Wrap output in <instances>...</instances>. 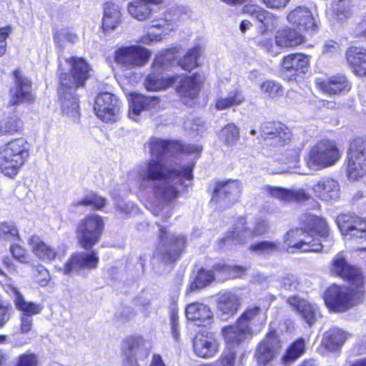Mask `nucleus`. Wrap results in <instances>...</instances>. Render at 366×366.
<instances>
[{
	"label": "nucleus",
	"instance_id": "obj_59",
	"mask_svg": "<svg viewBox=\"0 0 366 366\" xmlns=\"http://www.w3.org/2000/svg\"><path fill=\"white\" fill-rule=\"evenodd\" d=\"M106 199L95 194H91L84 197L77 205H92L97 209H101L105 204Z\"/></svg>",
	"mask_w": 366,
	"mask_h": 366
},
{
	"label": "nucleus",
	"instance_id": "obj_42",
	"mask_svg": "<svg viewBox=\"0 0 366 366\" xmlns=\"http://www.w3.org/2000/svg\"><path fill=\"white\" fill-rule=\"evenodd\" d=\"M320 88L329 94H337L342 92L349 91V81L345 76H332L320 84Z\"/></svg>",
	"mask_w": 366,
	"mask_h": 366
},
{
	"label": "nucleus",
	"instance_id": "obj_62",
	"mask_svg": "<svg viewBox=\"0 0 366 366\" xmlns=\"http://www.w3.org/2000/svg\"><path fill=\"white\" fill-rule=\"evenodd\" d=\"M184 127L185 129L196 131L199 133H201L206 129L204 122L199 118L186 121L184 123Z\"/></svg>",
	"mask_w": 366,
	"mask_h": 366
},
{
	"label": "nucleus",
	"instance_id": "obj_35",
	"mask_svg": "<svg viewBox=\"0 0 366 366\" xmlns=\"http://www.w3.org/2000/svg\"><path fill=\"white\" fill-rule=\"evenodd\" d=\"M185 314L188 320L198 325L209 323L213 316L208 306L198 302L189 305L186 308Z\"/></svg>",
	"mask_w": 366,
	"mask_h": 366
},
{
	"label": "nucleus",
	"instance_id": "obj_19",
	"mask_svg": "<svg viewBox=\"0 0 366 366\" xmlns=\"http://www.w3.org/2000/svg\"><path fill=\"white\" fill-rule=\"evenodd\" d=\"M242 295L238 292L225 291L219 293L217 299V311L219 315L227 319L234 315L242 305Z\"/></svg>",
	"mask_w": 366,
	"mask_h": 366
},
{
	"label": "nucleus",
	"instance_id": "obj_46",
	"mask_svg": "<svg viewBox=\"0 0 366 366\" xmlns=\"http://www.w3.org/2000/svg\"><path fill=\"white\" fill-rule=\"evenodd\" d=\"M260 91L265 97L277 99L284 94L282 85L274 81L267 80L260 85Z\"/></svg>",
	"mask_w": 366,
	"mask_h": 366
},
{
	"label": "nucleus",
	"instance_id": "obj_12",
	"mask_svg": "<svg viewBox=\"0 0 366 366\" xmlns=\"http://www.w3.org/2000/svg\"><path fill=\"white\" fill-rule=\"evenodd\" d=\"M347 175L355 180L366 174V147L361 139H354L347 152Z\"/></svg>",
	"mask_w": 366,
	"mask_h": 366
},
{
	"label": "nucleus",
	"instance_id": "obj_30",
	"mask_svg": "<svg viewBox=\"0 0 366 366\" xmlns=\"http://www.w3.org/2000/svg\"><path fill=\"white\" fill-rule=\"evenodd\" d=\"M269 194L284 202H302L310 198V194L305 189H287L279 187L267 186Z\"/></svg>",
	"mask_w": 366,
	"mask_h": 366
},
{
	"label": "nucleus",
	"instance_id": "obj_28",
	"mask_svg": "<svg viewBox=\"0 0 366 366\" xmlns=\"http://www.w3.org/2000/svg\"><path fill=\"white\" fill-rule=\"evenodd\" d=\"M159 104L156 97H145L139 94L131 95V105L129 110V117L134 121H138V116L144 110H151Z\"/></svg>",
	"mask_w": 366,
	"mask_h": 366
},
{
	"label": "nucleus",
	"instance_id": "obj_64",
	"mask_svg": "<svg viewBox=\"0 0 366 366\" xmlns=\"http://www.w3.org/2000/svg\"><path fill=\"white\" fill-rule=\"evenodd\" d=\"M10 309L8 304L4 306H0V328L3 327L6 323L9 320L11 317Z\"/></svg>",
	"mask_w": 366,
	"mask_h": 366
},
{
	"label": "nucleus",
	"instance_id": "obj_51",
	"mask_svg": "<svg viewBox=\"0 0 366 366\" xmlns=\"http://www.w3.org/2000/svg\"><path fill=\"white\" fill-rule=\"evenodd\" d=\"M282 292L288 294L297 291L300 286L298 278L292 274H287L280 280Z\"/></svg>",
	"mask_w": 366,
	"mask_h": 366
},
{
	"label": "nucleus",
	"instance_id": "obj_39",
	"mask_svg": "<svg viewBox=\"0 0 366 366\" xmlns=\"http://www.w3.org/2000/svg\"><path fill=\"white\" fill-rule=\"evenodd\" d=\"M119 7L114 3L106 2L104 4L102 27L105 31L113 30L120 24Z\"/></svg>",
	"mask_w": 366,
	"mask_h": 366
},
{
	"label": "nucleus",
	"instance_id": "obj_55",
	"mask_svg": "<svg viewBox=\"0 0 366 366\" xmlns=\"http://www.w3.org/2000/svg\"><path fill=\"white\" fill-rule=\"evenodd\" d=\"M260 311L261 309L259 306L247 307L237 321L243 326L251 327L250 322L256 318Z\"/></svg>",
	"mask_w": 366,
	"mask_h": 366
},
{
	"label": "nucleus",
	"instance_id": "obj_57",
	"mask_svg": "<svg viewBox=\"0 0 366 366\" xmlns=\"http://www.w3.org/2000/svg\"><path fill=\"white\" fill-rule=\"evenodd\" d=\"M269 11L263 9L262 8L257 6V5H245L242 8V13L245 14H248L262 24L264 23V19H265Z\"/></svg>",
	"mask_w": 366,
	"mask_h": 366
},
{
	"label": "nucleus",
	"instance_id": "obj_56",
	"mask_svg": "<svg viewBox=\"0 0 366 366\" xmlns=\"http://www.w3.org/2000/svg\"><path fill=\"white\" fill-rule=\"evenodd\" d=\"M20 121L16 117H7L0 122V131L2 133H13L20 128Z\"/></svg>",
	"mask_w": 366,
	"mask_h": 366
},
{
	"label": "nucleus",
	"instance_id": "obj_58",
	"mask_svg": "<svg viewBox=\"0 0 366 366\" xmlns=\"http://www.w3.org/2000/svg\"><path fill=\"white\" fill-rule=\"evenodd\" d=\"M236 355L234 351L224 352L212 364L207 366H235Z\"/></svg>",
	"mask_w": 366,
	"mask_h": 366
},
{
	"label": "nucleus",
	"instance_id": "obj_13",
	"mask_svg": "<svg viewBox=\"0 0 366 366\" xmlns=\"http://www.w3.org/2000/svg\"><path fill=\"white\" fill-rule=\"evenodd\" d=\"M94 109L103 122L114 123L119 119L120 101L112 94L102 93L96 97Z\"/></svg>",
	"mask_w": 366,
	"mask_h": 366
},
{
	"label": "nucleus",
	"instance_id": "obj_31",
	"mask_svg": "<svg viewBox=\"0 0 366 366\" xmlns=\"http://www.w3.org/2000/svg\"><path fill=\"white\" fill-rule=\"evenodd\" d=\"M287 302L294 310L298 312L302 318L309 325L315 323L318 312L316 305H312L296 295L289 297Z\"/></svg>",
	"mask_w": 366,
	"mask_h": 366
},
{
	"label": "nucleus",
	"instance_id": "obj_17",
	"mask_svg": "<svg viewBox=\"0 0 366 366\" xmlns=\"http://www.w3.org/2000/svg\"><path fill=\"white\" fill-rule=\"evenodd\" d=\"M14 86L10 91V104L16 105L24 102H31L34 99L31 90V81L21 75L19 70L14 72Z\"/></svg>",
	"mask_w": 366,
	"mask_h": 366
},
{
	"label": "nucleus",
	"instance_id": "obj_53",
	"mask_svg": "<svg viewBox=\"0 0 366 366\" xmlns=\"http://www.w3.org/2000/svg\"><path fill=\"white\" fill-rule=\"evenodd\" d=\"M280 244L277 242L262 241L250 245V249L260 254H272L280 250Z\"/></svg>",
	"mask_w": 366,
	"mask_h": 366
},
{
	"label": "nucleus",
	"instance_id": "obj_16",
	"mask_svg": "<svg viewBox=\"0 0 366 366\" xmlns=\"http://www.w3.org/2000/svg\"><path fill=\"white\" fill-rule=\"evenodd\" d=\"M221 334L226 347L232 351L249 339L252 336V327L243 326L237 321L233 325L224 327Z\"/></svg>",
	"mask_w": 366,
	"mask_h": 366
},
{
	"label": "nucleus",
	"instance_id": "obj_40",
	"mask_svg": "<svg viewBox=\"0 0 366 366\" xmlns=\"http://www.w3.org/2000/svg\"><path fill=\"white\" fill-rule=\"evenodd\" d=\"M175 27L169 19H162L154 21L148 34L150 41H160L162 36L168 35Z\"/></svg>",
	"mask_w": 366,
	"mask_h": 366
},
{
	"label": "nucleus",
	"instance_id": "obj_9",
	"mask_svg": "<svg viewBox=\"0 0 366 366\" xmlns=\"http://www.w3.org/2000/svg\"><path fill=\"white\" fill-rule=\"evenodd\" d=\"M104 227V220L100 216H86L76 228V238L80 246L84 249L92 248L100 240Z\"/></svg>",
	"mask_w": 366,
	"mask_h": 366
},
{
	"label": "nucleus",
	"instance_id": "obj_43",
	"mask_svg": "<svg viewBox=\"0 0 366 366\" xmlns=\"http://www.w3.org/2000/svg\"><path fill=\"white\" fill-rule=\"evenodd\" d=\"M245 100L242 92L239 89L231 91L228 95L220 97L216 101L215 107L218 110H223L234 106H239Z\"/></svg>",
	"mask_w": 366,
	"mask_h": 366
},
{
	"label": "nucleus",
	"instance_id": "obj_44",
	"mask_svg": "<svg viewBox=\"0 0 366 366\" xmlns=\"http://www.w3.org/2000/svg\"><path fill=\"white\" fill-rule=\"evenodd\" d=\"M332 9L336 19L342 22L352 16L353 4L352 0H338L334 3Z\"/></svg>",
	"mask_w": 366,
	"mask_h": 366
},
{
	"label": "nucleus",
	"instance_id": "obj_50",
	"mask_svg": "<svg viewBox=\"0 0 366 366\" xmlns=\"http://www.w3.org/2000/svg\"><path fill=\"white\" fill-rule=\"evenodd\" d=\"M238 128L233 124L225 126L220 132V137L229 146L234 145L239 139Z\"/></svg>",
	"mask_w": 366,
	"mask_h": 366
},
{
	"label": "nucleus",
	"instance_id": "obj_41",
	"mask_svg": "<svg viewBox=\"0 0 366 366\" xmlns=\"http://www.w3.org/2000/svg\"><path fill=\"white\" fill-rule=\"evenodd\" d=\"M178 78L177 76L164 77L160 74L153 73L146 77L144 84L147 90L159 91L171 86Z\"/></svg>",
	"mask_w": 366,
	"mask_h": 366
},
{
	"label": "nucleus",
	"instance_id": "obj_47",
	"mask_svg": "<svg viewBox=\"0 0 366 366\" xmlns=\"http://www.w3.org/2000/svg\"><path fill=\"white\" fill-rule=\"evenodd\" d=\"M54 39L56 45L61 49H64L66 41L74 44L76 42L78 36L71 29L64 28L55 32Z\"/></svg>",
	"mask_w": 366,
	"mask_h": 366
},
{
	"label": "nucleus",
	"instance_id": "obj_61",
	"mask_svg": "<svg viewBox=\"0 0 366 366\" xmlns=\"http://www.w3.org/2000/svg\"><path fill=\"white\" fill-rule=\"evenodd\" d=\"M34 277L41 286H46L50 280L49 271L42 265L36 267Z\"/></svg>",
	"mask_w": 366,
	"mask_h": 366
},
{
	"label": "nucleus",
	"instance_id": "obj_10",
	"mask_svg": "<svg viewBox=\"0 0 366 366\" xmlns=\"http://www.w3.org/2000/svg\"><path fill=\"white\" fill-rule=\"evenodd\" d=\"M151 52L139 45L121 46L114 52V60L127 69L144 66L149 61Z\"/></svg>",
	"mask_w": 366,
	"mask_h": 366
},
{
	"label": "nucleus",
	"instance_id": "obj_29",
	"mask_svg": "<svg viewBox=\"0 0 366 366\" xmlns=\"http://www.w3.org/2000/svg\"><path fill=\"white\" fill-rule=\"evenodd\" d=\"M287 20L299 31L312 29L315 26V19L311 11L305 7L299 6L290 12Z\"/></svg>",
	"mask_w": 366,
	"mask_h": 366
},
{
	"label": "nucleus",
	"instance_id": "obj_3",
	"mask_svg": "<svg viewBox=\"0 0 366 366\" xmlns=\"http://www.w3.org/2000/svg\"><path fill=\"white\" fill-rule=\"evenodd\" d=\"M70 66L71 76L66 73H59L60 85L58 94L61 104L64 116L71 121L76 122L79 118L77 97L74 94L76 89L84 85L85 81L90 76L91 68L83 58L71 57L66 59Z\"/></svg>",
	"mask_w": 366,
	"mask_h": 366
},
{
	"label": "nucleus",
	"instance_id": "obj_45",
	"mask_svg": "<svg viewBox=\"0 0 366 366\" xmlns=\"http://www.w3.org/2000/svg\"><path fill=\"white\" fill-rule=\"evenodd\" d=\"M202 54V48L196 46L189 49L185 56L179 61V64L184 70L190 71L198 66V59Z\"/></svg>",
	"mask_w": 366,
	"mask_h": 366
},
{
	"label": "nucleus",
	"instance_id": "obj_21",
	"mask_svg": "<svg viewBox=\"0 0 366 366\" xmlns=\"http://www.w3.org/2000/svg\"><path fill=\"white\" fill-rule=\"evenodd\" d=\"M261 131L264 140L274 146L283 145L291 137L290 129L280 122H267L262 125Z\"/></svg>",
	"mask_w": 366,
	"mask_h": 366
},
{
	"label": "nucleus",
	"instance_id": "obj_49",
	"mask_svg": "<svg viewBox=\"0 0 366 366\" xmlns=\"http://www.w3.org/2000/svg\"><path fill=\"white\" fill-rule=\"evenodd\" d=\"M214 280V275L212 271L201 269L194 282L191 284L190 288L192 290L203 288L211 284Z\"/></svg>",
	"mask_w": 366,
	"mask_h": 366
},
{
	"label": "nucleus",
	"instance_id": "obj_4",
	"mask_svg": "<svg viewBox=\"0 0 366 366\" xmlns=\"http://www.w3.org/2000/svg\"><path fill=\"white\" fill-rule=\"evenodd\" d=\"M29 144L23 138L15 139L0 152V169L9 177H15L29 157Z\"/></svg>",
	"mask_w": 366,
	"mask_h": 366
},
{
	"label": "nucleus",
	"instance_id": "obj_2",
	"mask_svg": "<svg viewBox=\"0 0 366 366\" xmlns=\"http://www.w3.org/2000/svg\"><path fill=\"white\" fill-rule=\"evenodd\" d=\"M305 229L289 231L285 236L283 248L287 252L294 253L299 250L305 252H320L323 248L329 249L333 244L326 221L313 214H308L302 219Z\"/></svg>",
	"mask_w": 366,
	"mask_h": 366
},
{
	"label": "nucleus",
	"instance_id": "obj_22",
	"mask_svg": "<svg viewBox=\"0 0 366 366\" xmlns=\"http://www.w3.org/2000/svg\"><path fill=\"white\" fill-rule=\"evenodd\" d=\"M202 79L201 75L194 74L192 76H182L177 92L185 104L196 98L199 94Z\"/></svg>",
	"mask_w": 366,
	"mask_h": 366
},
{
	"label": "nucleus",
	"instance_id": "obj_25",
	"mask_svg": "<svg viewBox=\"0 0 366 366\" xmlns=\"http://www.w3.org/2000/svg\"><path fill=\"white\" fill-rule=\"evenodd\" d=\"M279 347V341L274 333H269L262 340L255 352L257 363L259 366H265L274 357Z\"/></svg>",
	"mask_w": 366,
	"mask_h": 366
},
{
	"label": "nucleus",
	"instance_id": "obj_34",
	"mask_svg": "<svg viewBox=\"0 0 366 366\" xmlns=\"http://www.w3.org/2000/svg\"><path fill=\"white\" fill-rule=\"evenodd\" d=\"M122 350L123 357L137 358L138 356H146L147 354L146 341L140 336H131L124 340Z\"/></svg>",
	"mask_w": 366,
	"mask_h": 366
},
{
	"label": "nucleus",
	"instance_id": "obj_15",
	"mask_svg": "<svg viewBox=\"0 0 366 366\" xmlns=\"http://www.w3.org/2000/svg\"><path fill=\"white\" fill-rule=\"evenodd\" d=\"M331 272L342 279L347 280L352 286H364L363 279L360 269L349 264L342 253L337 254L333 258Z\"/></svg>",
	"mask_w": 366,
	"mask_h": 366
},
{
	"label": "nucleus",
	"instance_id": "obj_36",
	"mask_svg": "<svg viewBox=\"0 0 366 366\" xmlns=\"http://www.w3.org/2000/svg\"><path fill=\"white\" fill-rule=\"evenodd\" d=\"M28 243L32 252L43 261L54 260L59 255L54 248L46 244L36 235L31 236Z\"/></svg>",
	"mask_w": 366,
	"mask_h": 366
},
{
	"label": "nucleus",
	"instance_id": "obj_52",
	"mask_svg": "<svg viewBox=\"0 0 366 366\" xmlns=\"http://www.w3.org/2000/svg\"><path fill=\"white\" fill-rule=\"evenodd\" d=\"M305 344L303 339H298L293 342L287 351L284 357V361H293L300 357L305 352Z\"/></svg>",
	"mask_w": 366,
	"mask_h": 366
},
{
	"label": "nucleus",
	"instance_id": "obj_27",
	"mask_svg": "<svg viewBox=\"0 0 366 366\" xmlns=\"http://www.w3.org/2000/svg\"><path fill=\"white\" fill-rule=\"evenodd\" d=\"M163 3L164 0H132L128 3L127 9L132 18L143 21L152 16V9L149 4L160 5Z\"/></svg>",
	"mask_w": 366,
	"mask_h": 366
},
{
	"label": "nucleus",
	"instance_id": "obj_11",
	"mask_svg": "<svg viewBox=\"0 0 366 366\" xmlns=\"http://www.w3.org/2000/svg\"><path fill=\"white\" fill-rule=\"evenodd\" d=\"M269 228V222L258 219L254 222L247 223L245 218H239L234 230L227 234L223 239L225 243L236 242L239 244L247 243L253 237L264 234Z\"/></svg>",
	"mask_w": 366,
	"mask_h": 366
},
{
	"label": "nucleus",
	"instance_id": "obj_33",
	"mask_svg": "<svg viewBox=\"0 0 366 366\" xmlns=\"http://www.w3.org/2000/svg\"><path fill=\"white\" fill-rule=\"evenodd\" d=\"M346 59L352 71L357 76H366V49L352 47L346 53Z\"/></svg>",
	"mask_w": 366,
	"mask_h": 366
},
{
	"label": "nucleus",
	"instance_id": "obj_32",
	"mask_svg": "<svg viewBox=\"0 0 366 366\" xmlns=\"http://www.w3.org/2000/svg\"><path fill=\"white\" fill-rule=\"evenodd\" d=\"M148 145L151 158L162 159L164 162H166L165 158L167 156L173 155L174 151L177 149L176 143L155 137L150 139Z\"/></svg>",
	"mask_w": 366,
	"mask_h": 366
},
{
	"label": "nucleus",
	"instance_id": "obj_6",
	"mask_svg": "<svg viewBox=\"0 0 366 366\" xmlns=\"http://www.w3.org/2000/svg\"><path fill=\"white\" fill-rule=\"evenodd\" d=\"M159 240L153 254L154 259L164 263L177 260L186 247V237L169 233L167 228H159Z\"/></svg>",
	"mask_w": 366,
	"mask_h": 366
},
{
	"label": "nucleus",
	"instance_id": "obj_7",
	"mask_svg": "<svg viewBox=\"0 0 366 366\" xmlns=\"http://www.w3.org/2000/svg\"><path fill=\"white\" fill-rule=\"evenodd\" d=\"M341 152L332 140L317 142L305 158L309 169L317 171L335 164L340 158Z\"/></svg>",
	"mask_w": 366,
	"mask_h": 366
},
{
	"label": "nucleus",
	"instance_id": "obj_26",
	"mask_svg": "<svg viewBox=\"0 0 366 366\" xmlns=\"http://www.w3.org/2000/svg\"><path fill=\"white\" fill-rule=\"evenodd\" d=\"M310 56L303 54H291L285 56L282 61V72L296 75L298 72L306 73L310 66Z\"/></svg>",
	"mask_w": 366,
	"mask_h": 366
},
{
	"label": "nucleus",
	"instance_id": "obj_1",
	"mask_svg": "<svg viewBox=\"0 0 366 366\" xmlns=\"http://www.w3.org/2000/svg\"><path fill=\"white\" fill-rule=\"evenodd\" d=\"M192 168L188 166L179 172L162 159L150 158L139 168L137 175L141 187L144 183L151 184L157 199L170 202L178 197L182 177L192 179Z\"/></svg>",
	"mask_w": 366,
	"mask_h": 366
},
{
	"label": "nucleus",
	"instance_id": "obj_23",
	"mask_svg": "<svg viewBox=\"0 0 366 366\" xmlns=\"http://www.w3.org/2000/svg\"><path fill=\"white\" fill-rule=\"evenodd\" d=\"M195 354L202 358H211L218 352L219 344L213 335L199 333L193 343Z\"/></svg>",
	"mask_w": 366,
	"mask_h": 366
},
{
	"label": "nucleus",
	"instance_id": "obj_20",
	"mask_svg": "<svg viewBox=\"0 0 366 366\" xmlns=\"http://www.w3.org/2000/svg\"><path fill=\"white\" fill-rule=\"evenodd\" d=\"M315 195L322 201L335 202L340 197V188L337 181L324 177L312 187Z\"/></svg>",
	"mask_w": 366,
	"mask_h": 366
},
{
	"label": "nucleus",
	"instance_id": "obj_37",
	"mask_svg": "<svg viewBox=\"0 0 366 366\" xmlns=\"http://www.w3.org/2000/svg\"><path fill=\"white\" fill-rule=\"evenodd\" d=\"M348 335L340 328H331L325 332L321 345L330 351H337L344 345Z\"/></svg>",
	"mask_w": 366,
	"mask_h": 366
},
{
	"label": "nucleus",
	"instance_id": "obj_38",
	"mask_svg": "<svg viewBox=\"0 0 366 366\" xmlns=\"http://www.w3.org/2000/svg\"><path fill=\"white\" fill-rule=\"evenodd\" d=\"M305 41L304 36L290 28L279 30L275 35L276 44L280 47H295Z\"/></svg>",
	"mask_w": 366,
	"mask_h": 366
},
{
	"label": "nucleus",
	"instance_id": "obj_8",
	"mask_svg": "<svg viewBox=\"0 0 366 366\" xmlns=\"http://www.w3.org/2000/svg\"><path fill=\"white\" fill-rule=\"evenodd\" d=\"M4 290L11 297L16 308L21 312L20 332L29 333L33 327L32 316L40 314L44 306L40 303L26 301L19 290L12 285H5Z\"/></svg>",
	"mask_w": 366,
	"mask_h": 366
},
{
	"label": "nucleus",
	"instance_id": "obj_24",
	"mask_svg": "<svg viewBox=\"0 0 366 366\" xmlns=\"http://www.w3.org/2000/svg\"><path fill=\"white\" fill-rule=\"evenodd\" d=\"M99 258L95 252H81L71 256L70 259L64 264L63 272L69 274L80 269L96 268Z\"/></svg>",
	"mask_w": 366,
	"mask_h": 366
},
{
	"label": "nucleus",
	"instance_id": "obj_54",
	"mask_svg": "<svg viewBox=\"0 0 366 366\" xmlns=\"http://www.w3.org/2000/svg\"><path fill=\"white\" fill-rule=\"evenodd\" d=\"M216 272H222L226 277L236 278L242 277L246 271V268L239 266H229L226 264H217L214 267Z\"/></svg>",
	"mask_w": 366,
	"mask_h": 366
},
{
	"label": "nucleus",
	"instance_id": "obj_5",
	"mask_svg": "<svg viewBox=\"0 0 366 366\" xmlns=\"http://www.w3.org/2000/svg\"><path fill=\"white\" fill-rule=\"evenodd\" d=\"M364 292V286L351 285V287H345L333 285L325 291L324 300L332 311L342 312L360 303Z\"/></svg>",
	"mask_w": 366,
	"mask_h": 366
},
{
	"label": "nucleus",
	"instance_id": "obj_18",
	"mask_svg": "<svg viewBox=\"0 0 366 366\" xmlns=\"http://www.w3.org/2000/svg\"><path fill=\"white\" fill-rule=\"evenodd\" d=\"M242 184L238 180H227L216 184L212 201L224 202L227 204L236 202L241 194Z\"/></svg>",
	"mask_w": 366,
	"mask_h": 366
},
{
	"label": "nucleus",
	"instance_id": "obj_63",
	"mask_svg": "<svg viewBox=\"0 0 366 366\" xmlns=\"http://www.w3.org/2000/svg\"><path fill=\"white\" fill-rule=\"evenodd\" d=\"M11 253L14 259L22 263L27 262L26 252L20 245L14 244L10 247Z\"/></svg>",
	"mask_w": 366,
	"mask_h": 366
},
{
	"label": "nucleus",
	"instance_id": "obj_48",
	"mask_svg": "<svg viewBox=\"0 0 366 366\" xmlns=\"http://www.w3.org/2000/svg\"><path fill=\"white\" fill-rule=\"evenodd\" d=\"M0 239L9 241H20L19 230L13 222H4L0 224Z\"/></svg>",
	"mask_w": 366,
	"mask_h": 366
},
{
	"label": "nucleus",
	"instance_id": "obj_60",
	"mask_svg": "<svg viewBox=\"0 0 366 366\" xmlns=\"http://www.w3.org/2000/svg\"><path fill=\"white\" fill-rule=\"evenodd\" d=\"M16 366H38V357L33 353L21 355L16 360Z\"/></svg>",
	"mask_w": 366,
	"mask_h": 366
},
{
	"label": "nucleus",
	"instance_id": "obj_14",
	"mask_svg": "<svg viewBox=\"0 0 366 366\" xmlns=\"http://www.w3.org/2000/svg\"><path fill=\"white\" fill-rule=\"evenodd\" d=\"M336 222L342 234L347 239H366V220L350 214H342Z\"/></svg>",
	"mask_w": 366,
	"mask_h": 366
}]
</instances>
